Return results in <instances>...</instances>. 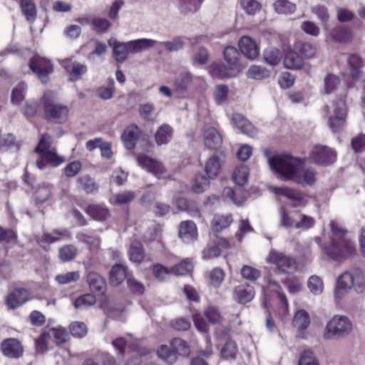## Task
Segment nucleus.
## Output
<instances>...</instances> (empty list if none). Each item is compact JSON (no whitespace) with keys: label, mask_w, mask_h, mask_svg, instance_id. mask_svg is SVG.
<instances>
[{"label":"nucleus","mask_w":365,"mask_h":365,"mask_svg":"<svg viewBox=\"0 0 365 365\" xmlns=\"http://www.w3.org/2000/svg\"><path fill=\"white\" fill-rule=\"evenodd\" d=\"M108 44L113 47V57L116 61L121 63L126 59L130 52L128 42L122 43L116 40H109Z\"/></svg>","instance_id":"29"},{"label":"nucleus","mask_w":365,"mask_h":365,"mask_svg":"<svg viewBox=\"0 0 365 365\" xmlns=\"http://www.w3.org/2000/svg\"><path fill=\"white\" fill-rule=\"evenodd\" d=\"M231 246L229 240L217 235H210L207 247L202 252V257L204 259L217 257L221 255L222 250L230 249Z\"/></svg>","instance_id":"8"},{"label":"nucleus","mask_w":365,"mask_h":365,"mask_svg":"<svg viewBox=\"0 0 365 365\" xmlns=\"http://www.w3.org/2000/svg\"><path fill=\"white\" fill-rule=\"evenodd\" d=\"M333 38L341 42H346L351 38V31L346 26H339L332 31Z\"/></svg>","instance_id":"53"},{"label":"nucleus","mask_w":365,"mask_h":365,"mask_svg":"<svg viewBox=\"0 0 365 365\" xmlns=\"http://www.w3.org/2000/svg\"><path fill=\"white\" fill-rule=\"evenodd\" d=\"M202 1V0H180L179 9L185 14L195 12L200 8Z\"/></svg>","instance_id":"52"},{"label":"nucleus","mask_w":365,"mask_h":365,"mask_svg":"<svg viewBox=\"0 0 365 365\" xmlns=\"http://www.w3.org/2000/svg\"><path fill=\"white\" fill-rule=\"evenodd\" d=\"M39 155L40 158L36 161V165L39 169H43L46 167V163L53 167H57L66 160L64 157L57 154L55 148L46 150Z\"/></svg>","instance_id":"13"},{"label":"nucleus","mask_w":365,"mask_h":365,"mask_svg":"<svg viewBox=\"0 0 365 365\" xmlns=\"http://www.w3.org/2000/svg\"><path fill=\"white\" fill-rule=\"evenodd\" d=\"M284 64L287 68L298 70L303 68L304 63L299 53L293 47L292 50L287 53Z\"/></svg>","instance_id":"28"},{"label":"nucleus","mask_w":365,"mask_h":365,"mask_svg":"<svg viewBox=\"0 0 365 365\" xmlns=\"http://www.w3.org/2000/svg\"><path fill=\"white\" fill-rule=\"evenodd\" d=\"M158 355L163 361L170 364L175 363L178 359L177 354L175 352L174 349L166 345H163L160 347L158 350Z\"/></svg>","instance_id":"45"},{"label":"nucleus","mask_w":365,"mask_h":365,"mask_svg":"<svg viewBox=\"0 0 365 365\" xmlns=\"http://www.w3.org/2000/svg\"><path fill=\"white\" fill-rule=\"evenodd\" d=\"M255 297V289L247 283H242L233 290V298L239 304H246Z\"/></svg>","instance_id":"16"},{"label":"nucleus","mask_w":365,"mask_h":365,"mask_svg":"<svg viewBox=\"0 0 365 365\" xmlns=\"http://www.w3.org/2000/svg\"><path fill=\"white\" fill-rule=\"evenodd\" d=\"M294 214L295 215H297L299 219L298 222L296 225V228L297 229H309L315 224V220L312 217L300 213L298 211H295Z\"/></svg>","instance_id":"57"},{"label":"nucleus","mask_w":365,"mask_h":365,"mask_svg":"<svg viewBox=\"0 0 365 365\" xmlns=\"http://www.w3.org/2000/svg\"><path fill=\"white\" fill-rule=\"evenodd\" d=\"M171 347L175 352L181 356H187L190 352V348L188 344L180 338L173 339L171 341Z\"/></svg>","instance_id":"50"},{"label":"nucleus","mask_w":365,"mask_h":365,"mask_svg":"<svg viewBox=\"0 0 365 365\" xmlns=\"http://www.w3.org/2000/svg\"><path fill=\"white\" fill-rule=\"evenodd\" d=\"M223 195L237 206L242 205L245 201V197L240 189L233 190L230 187H226L223 190Z\"/></svg>","instance_id":"48"},{"label":"nucleus","mask_w":365,"mask_h":365,"mask_svg":"<svg viewBox=\"0 0 365 365\" xmlns=\"http://www.w3.org/2000/svg\"><path fill=\"white\" fill-rule=\"evenodd\" d=\"M193 265L188 259L182 260L178 264L171 267V274L175 275H185L192 271Z\"/></svg>","instance_id":"51"},{"label":"nucleus","mask_w":365,"mask_h":365,"mask_svg":"<svg viewBox=\"0 0 365 365\" xmlns=\"http://www.w3.org/2000/svg\"><path fill=\"white\" fill-rule=\"evenodd\" d=\"M232 122L242 133L250 136H254L257 130L253 125L240 113H235L232 117Z\"/></svg>","instance_id":"22"},{"label":"nucleus","mask_w":365,"mask_h":365,"mask_svg":"<svg viewBox=\"0 0 365 365\" xmlns=\"http://www.w3.org/2000/svg\"><path fill=\"white\" fill-rule=\"evenodd\" d=\"M309 158L315 164L329 165L336 161V153L327 145H315L309 153Z\"/></svg>","instance_id":"7"},{"label":"nucleus","mask_w":365,"mask_h":365,"mask_svg":"<svg viewBox=\"0 0 365 365\" xmlns=\"http://www.w3.org/2000/svg\"><path fill=\"white\" fill-rule=\"evenodd\" d=\"M128 255L130 260L135 263L140 264L143 261L145 252L140 242L135 240L131 242Z\"/></svg>","instance_id":"33"},{"label":"nucleus","mask_w":365,"mask_h":365,"mask_svg":"<svg viewBox=\"0 0 365 365\" xmlns=\"http://www.w3.org/2000/svg\"><path fill=\"white\" fill-rule=\"evenodd\" d=\"M225 161V155L222 153L213 154L206 162L205 171L209 178H216L220 173Z\"/></svg>","instance_id":"15"},{"label":"nucleus","mask_w":365,"mask_h":365,"mask_svg":"<svg viewBox=\"0 0 365 365\" xmlns=\"http://www.w3.org/2000/svg\"><path fill=\"white\" fill-rule=\"evenodd\" d=\"M310 320L309 314L304 310H299L296 312L293 319V326L299 330L307 329L309 325Z\"/></svg>","instance_id":"42"},{"label":"nucleus","mask_w":365,"mask_h":365,"mask_svg":"<svg viewBox=\"0 0 365 365\" xmlns=\"http://www.w3.org/2000/svg\"><path fill=\"white\" fill-rule=\"evenodd\" d=\"M272 170L298 184L312 185L316 180L313 169H304V160L288 155H277L269 159Z\"/></svg>","instance_id":"1"},{"label":"nucleus","mask_w":365,"mask_h":365,"mask_svg":"<svg viewBox=\"0 0 365 365\" xmlns=\"http://www.w3.org/2000/svg\"><path fill=\"white\" fill-rule=\"evenodd\" d=\"M77 183L79 187L83 189L86 193H92L98 190V186L88 175H83L78 178Z\"/></svg>","instance_id":"44"},{"label":"nucleus","mask_w":365,"mask_h":365,"mask_svg":"<svg viewBox=\"0 0 365 365\" xmlns=\"http://www.w3.org/2000/svg\"><path fill=\"white\" fill-rule=\"evenodd\" d=\"M136 160L138 165L146 169L159 179L167 172V169L160 161L145 154H138L136 155Z\"/></svg>","instance_id":"9"},{"label":"nucleus","mask_w":365,"mask_h":365,"mask_svg":"<svg viewBox=\"0 0 365 365\" xmlns=\"http://www.w3.org/2000/svg\"><path fill=\"white\" fill-rule=\"evenodd\" d=\"M31 299L30 291L26 288H16L6 297V303L9 309H15Z\"/></svg>","instance_id":"12"},{"label":"nucleus","mask_w":365,"mask_h":365,"mask_svg":"<svg viewBox=\"0 0 365 365\" xmlns=\"http://www.w3.org/2000/svg\"><path fill=\"white\" fill-rule=\"evenodd\" d=\"M353 280V273H343L338 279L337 289L335 292V294H338L339 289H347L352 287Z\"/></svg>","instance_id":"55"},{"label":"nucleus","mask_w":365,"mask_h":365,"mask_svg":"<svg viewBox=\"0 0 365 365\" xmlns=\"http://www.w3.org/2000/svg\"><path fill=\"white\" fill-rule=\"evenodd\" d=\"M329 226L332 239L324 248L327 255L336 261H342L354 255L356 252L355 246L345 237L347 230L335 220H331Z\"/></svg>","instance_id":"2"},{"label":"nucleus","mask_w":365,"mask_h":365,"mask_svg":"<svg viewBox=\"0 0 365 365\" xmlns=\"http://www.w3.org/2000/svg\"><path fill=\"white\" fill-rule=\"evenodd\" d=\"M62 66L68 73L69 78L72 81L80 80L88 70L85 64L77 61H72L70 59L63 60Z\"/></svg>","instance_id":"14"},{"label":"nucleus","mask_w":365,"mask_h":365,"mask_svg":"<svg viewBox=\"0 0 365 365\" xmlns=\"http://www.w3.org/2000/svg\"><path fill=\"white\" fill-rule=\"evenodd\" d=\"M238 351L237 345L233 340L228 339L221 349V356L225 359L235 358Z\"/></svg>","instance_id":"47"},{"label":"nucleus","mask_w":365,"mask_h":365,"mask_svg":"<svg viewBox=\"0 0 365 365\" xmlns=\"http://www.w3.org/2000/svg\"><path fill=\"white\" fill-rule=\"evenodd\" d=\"M274 191L277 194L295 201V204L292 205V207L299 205L304 197V195L302 192L287 187H274Z\"/></svg>","instance_id":"32"},{"label":"nucleus","mask_w":365,"mask_h":365,"mask_svg":"<svg viewBox=\"0 0 365 365\" xmlns=\"http://www.w3.org/2000/svg\"><path fill=\"white\" fill-rule=\"evenodd\" d=\"M96 297L92 294H86L78 297L74 302L76 308H86L96 303Z\"/></svg>","instance_id":"62"},{"label":"nucleus","mask_w":365,"mask_h":365,"mask_svg":"<svg viewBox=\"0 0 365 365\" xmlns=\"http://www.w3.org/2000/svg\"><path fill=\"white\" fill-rule=\"evenodd\" d=\"M26 91V85L25 83H19L14 87L11 93V101L13 103L19 104L24 99Z\"/></svg>","instance_id":"58"},{"label":"nucleus","mask_w":365,"mask_h":365,"mask_svg":"<svg viewBox=\"0 0 365 365\" xmlns=\"http://www.w3.org/2000/svg\"><path fill=\"white\" fill-rule=\"evenodd\" d=\"M173 135V130L169 125L163 124L160 125L155 134V140L158 145L167 144L172 139Z\"/></svg>","instance_id":"31"},{"label":"nucleus","mask_w":365,"mask_h":365,"mask_svg":"<svg viewBox=\"0 0 365 365\" xmlns=\"http://www.w3.org/2000/svg\"><path fill=\"white\" fill-rule=\"evenodd\" d=\"M240 53L237 48L232 46L227 47L224 51V58L228 65L240 71V66L238 62Z\"/></svg>","instance_id":"38"},{"label":"nucleus","mask_w":365,"mask_h":365,"mask_svg":"<svg viewBox=\"0 0 365 365\" xmlns=\"http://www.w3.org/2000/svg\"><path fill=\"white\" fill-rule=\"evenodd\" d=\"M352 329V324L350 320L344 316H334L327 324L324 338L341 337L349 334Z\"/></svg>","instance_id":"5"},{"label":"nucleus","mask_w":365,"mask_h":365,"mask_svg":"<svg viewBox=\"0 0 365 365\" xmlns=\"http://www.w3.org/2000/svg\"><path fill=\"white\" fill-rule=\"evenodd\" d=\"M347 63L351 78L359 80L361 76V68L364 66L361 58L356 54H351L347 58Z\"/></svg>","instance_id":"27"},{"label":"nucleus","mask_w":365,"mask_h":365,"mask_svg":"<svg viewBox=\"0 0 365 365\" xmlns=\"http://www.w3.org/2000/svg\"><path fill=\"white\" fill-rule=\"evenodd\" d=\"M76 254V248L72 245H64L59 250L58 257L61 260L68 262L73 259Z\"/></svg>","instance_id":"56"},{"label":"nucleus","mask_w":365,"mask_h":365,"mask_svg":"<svg viewBox=\"0 0 365 365\" xmlns=\"http://www.w3.org/2000/svg\"><path fill=\"white\" fill-rule=\"evenodd\" d=\"M307 285L310 291L314 294H321L324 289L322 280L316 275L309 277Z\"/></svg>","instance_id":"64"},{"label":"nucleus","mask_w":365,"mask_h":365,"mask_svg":"<svg viewBox=\"0 0 365 365\" xmlns=\"http://www.w3.org/2000/svg\"><path fill=\"white\" fill-rule=\"evenodd\" d=\"M21 8L26 19L33 22L36 16V9L34 0H21Z\"/></svg>","instance_id":"43"},{"label":"nucleus","mask_w":365,"mask_h":365,"mask_svg":"<svg viewBox=\"0 0 365 365\" xmlns=\"http://www.w3.org/2000/svg\"><path fill=\"white\" fill-rule=\"evenodd\" d=\"M87 282L90 289L99 294H103L106 289V282L103 277L95 272L87 274Z\"/></svg>","instance_id":"21"},{"label":"nucleus","mask_w":365,"mask_h":365,"mask_svg":"<svg viewBox=\"0 0 365 365\" xmlns=\"http://www.w3.org/2000/svg\"><path fill=\"white\" fill-rule=\"evenodd\" d=\"M197 228L191 220L182 221L179 225V237L184 242H190L197 240Z\"/></svg>","instance_id":"18"},{"label":"nucleus","mask_w":365,"mask_h":365,"mask_svg":"<svg viewBox=\"0 0 365 365\" xmlns=\"http://www.w3.org/2000/svg\"><path fill=\"white\" fill-rule=\"evenodd\" d=\"M274 8L280 14H290L295 11L296 5L287 0H277L274 3Z\"/></svg>","instance_id":"46"},{"label":"nucleus","mask_w":365,"mask_h":365,"mask_svg":"<svg viewBox=\"0 0 365 365\" xmlns=\"http://www.w3.org/2000/svg\"><path fill=\"white\" fill-rule=\"evenodd\" d=\"M293 47L304 61L314 58L317 53V47L309 42L299 41L296 42Z\"/></svg>","instance_id":"24"},{"label":"nucleus","mask_w":365,"mask_h":365,"mask_svg":"<svg viewBox=\"0 0 365 365\" xmlns=\"http://www.w3.org/2000/svg\"><path fill=\"white\" fill-rule=\"evenodd\" d=\"M269 76V71L264 67L257 65L252 66L247 71V76L255 79H262Z\"/></svg>","instance_id":"54"},{"label":"nucleus","mask_w":365,"mask_h":365,"mask_svg":"<svg viewBox=\"0 0 365 365\" xmlns=\"http://www.w3.org/2000/svg\"><path fill=\"white\" fill-rule=\"evenodd\" d=\"M239 48L242 53L247 58L253 60L259 53V48L256 42L249 36H242L239 41Z\"/></svg>","instance_id":"17"},{"label":"nucleus","mask_w":365,"mask_h":365,"mask_svg":"<svg viewBox=\"0 0 365 365\" xmlns=\"http://www.w3.org/2000/svg\"><path fill=\"white\" fill-rule=\"evenodd\" d=\"M232 222V217L231 215H216L214 216L211 222V227L214 232H219L227 228Z\"/></svg>","instance_id":"36"},{"label":"nucleus","mask_w":365,"mask_h":365,"mask_svg":"<svg viewBox=\"0 0 365 365\" xmlns=\"http://www.w3.org/2000/svg\"><path fill=\"white\" fill-rule=\"evenodd\" d=\"M204 315L211 324H220L222 321V317L217 308L208 307L204 311Z\"/></svg>","instance_id":"63"},{"label":"nucleus","mask_w":365,"mask_h":365,"mask_svg":"<svg viewBox=\"0 0 365 365\" xmlns=\"http://www.w3.org/2000/svg\"><path fill=\"white\" fill-rule=\"evenodd\" d=\"M274 292L273 297L279 301L282 305L281 310L279 311V314L282 317L286 316L288 311V302L286 296L282 292L280 286L274 282H269L267 291L265 292L266 297L268 295V292Z\"/></svg>","instance_id":"19"},{"label":"nucleus","mask_w":365,"mask_h":365,"mask_svg":"<svg viewBox=\"0 0 365 365\" xmlns=\"http://www.w3.org/2000/svg\"><path fill=\"white\" fill-rule=\"evenodd\" d=\"M263 56L264 61L272 66L279 64L282 57L281 51L274 47L267 48L264 51Z\"/></svg>","instance_id":"40"},{"label":"nucleus","mask_w":365,"mask_h":365,"mask_svg":"<svg viewBox=\"0 0 365 365\" xmlns=\"http://www.w3.org/2000/svg\"><path fill=\"white\" fill-rule=\"evenodd\" d=\"M211 74L212 76L220 78H230L235 76L240 72L239 69L235 70L227 64V66L222 63H215L212 66Z\"/></svg>","instance_id":"25"},{"label":"nucleus","mask_w":365,"mask_h":365,"mask_svg":"<svg viewBox=\"0 0 365 365\" xmlns=\"http://www.w3.org/2000/svg\"><path fill=\"white\" fill-rule=\"evenodd\" d=\"M80 279L78 271L68 272L58 274L56 276L55 280L61 285L76 282Z\"/></svg>","instance_id":"49"},{"label":"nucleus","mask_w":365,"mask_h":365,"mask_svg":"<svg viewBox=\"0 0 365 365\" xmlns=\"http://www.w3.org/2000/svg\"><path fill=\"white\" fill-rule=\"evenodd\" d=\"M266 262L276 266L277 269L284 273H291L297 269L294 258L275 249L269 251L266 257Z\"/></svg>","instance_id":"6"},{"label":"nucleus","mask_w":365,"mask_h":365,"mask_svg":"<svg viewBox=\"0 0 365 365\" xmlns=\"http://www.w3.org/2000/svg\"><path fill=\"white\" fill-rule=\"evenodd\" d=\"M0 347L2 354L10 359H19L24 354V346L21 341L16 338L4 339Z\"/></svg>","instance_id":"11"},{"label":"nucleus","mask_w":365,"mask_h":365,"mask_svg":"<svg viewBox=\"0 0 365 365\" xmlns=\"http://www.w3.org/2000/svg\"><path fill=\"white\" fill-rule=\"evenodd\" d=\"M128 277L127 267L122 264L113 265L109 273V281L112 286H118Z\"/></svg>","instance_id":"23"},{"label":"nucleus","mask_w":365,"mask_h":365,"mask_svg":"<svg viewBox=\"0 0 365 365\" xmlns=\"http://www.w3.org/2000/svg\"><path fill=\"white\" fill-rule=\"evenodd\" d=\"M52 195V187L48 184H42L38 186L34 193V198L38 204L46 202Z\"/></svg>","instance_id":"41"},{"label":"nucleus","mask_w":365,"mask_h":365,"mask_svg":"<svg viewBox=\"0 0 365 365\" xmlns=\"http://www.w3.org/2000/svg\"><path fill=\"white\" fill-rule=\"evenodd\" d=\"M86 212L93 220L103 221L110 217V212L106 207L100 205H91L86 209Z\"/></svg>","instance_id":"30"},{"label":"nucleus","mask_w":365,"mask_h":365,"mask_svg":"<svg viewBox=\"0 0 365 365\" xmlns=\"http://www.w3.org/2000/svg\"><path fill=\"white\" fill-rule=\"evenodd\" d=\"M204 143L210 149H218L222 143V138L220 132L215 128L210 127L204 131Z\"/></svg>","instance_id":"20"},{"label":"nucleus","mask_w":365,"mask_h":365,"mask_svg":"<svg viewBox=\"0 0 365 365\" xmlns=\"http://www.w3.org/2000/svg\"><path fill=\"white\" fill-rule=\"evenodd\" d=\"M192 81V76L189 73H181L175 80L174 91L178 94L184 93Z\"/></svg>","instance_id":"37"},{"label":"nucleus","mask_w":365,"mask_h":365,"mask_svg":"<svg viewBox=\"0 0 365 365\" xmlns=\"http://www.w3.org/2000/svg\"><path fill=\"white\" fill-rule=\"evenodd\" d=\"M69 237L70 233L67 230H53L51 232H44L41 236V242L51 244L61 239Z\"/></svg>","instance_id":"35"},{"label":"nucleus","mask_w":365,"mask_h":365,"mask_svg":"<svg viewBox=\"0 0 365 365\" xmlns=\"http://www.w3.org/2000/svg\"><path fill=\"white\" fill-rule=\"evenodd\" d=\"M29 66L42 83L48 82V75L53 71V67L49 61L40 56H34Z\"/></svg>","instance_id":"10"},{"label":"nucleus","mask_w":365,"mask_h":365,"mask_svg":"<svg viewBox=\"0 0 365 365\" xmlns=\"http://www.w3.org/2000/svg\"><path fill=\"white\" fill-rule=\"evenodd\" d=\"M322 110L328 116L329 126L333 132H338L345 126L348 108L344 98L333 101L331 106L325 105Z\"/></svg>","instance_id":"3"},{"label":"nucleus","mask_w":365,"mask_h":365,"mask_svg":"<svg viewBox=\"0 0 365 365\" xmlns=\"http://www.w3.org/2000/svg\"><path fill=\"white\" fill-rule=\"evenodd\" d=\"M140 133L139 128L135 125L128 126L122 134V140L128 149H132L138 139Z\"/></svg>","instance_id":"26"},{"label":"nucleus","mask_w":365,"mask_h":365,"mask_svg":"<svg viewBox=\"0 0 365 365\" xmlns=\"http://www.w3.org/2000/svg\"><path fill=\"white\" fill-rule=\"evenodd\" d=\"M136 197L133 191H125L113 195V202L117 205H123L132 202Z\"/></svg>","instance_id":"60"},{"label":"nucleus","mask_w":365,"mask_h":365,"mask_svg":"<svg viewBox=\"0 0 365 365\" xmlns=\"http://www.w3.org/2000/svg\"><path fill=\"white\" fill-rule=\"evenodd\" d=\"M157 41L153 39L140 38L128 42L130 53H138L154 46Z\"/></svg>","instance_id":"34"},{"label":"nucleus","mask_w":365,"mask_h":365,"mask_svg":"<svg viewBox=\"0 0 365 365\" xmlns=\"http://www.w3.org/2000/svg\"><path fill=\"white\" fill-rule=\"evenodd\" d=\"M41 101L43 105L44 115L46 118L63 123L68 115V108L66 106L56 101V95L51 91H46Z\"/></svg>","instance_id":"4"},{"label":"nucleus","mask_w":365,"mask_h":365,"mask_svg":"<svg viewBox=\"0 0 365 365\" xmlns=\"http://www.w3.org/2000/svg\"><path fill=\"white\" fill-rule=\"evenodd\" d=\"M249 175L250 171L247 166L245 165H240L235 168L232 178L237 185H243L247 182Z\"/></svg>","instance_id":"39"},{"label":"nucleus","mask_w":365,"mask_h":365,"mask_svg":"<svg viewBox=\"0 0 365 365\" xmlns=\"http://www.w3.org/2000/svg\"><path fill=\"white\" fill-rule=\"evenodd\" d=\"M340 79L334 74H328L324 78V93L329 94L340 84Z\"/></svg>","instance_id":"59"},{"label":"nucleus","mask_w":365,"mask_h":365,"mask_svg":"<svg viewBox=\"0 0 365 365\" xmlns=\"http://www.w3.org/2000/svg\"><path fill=\"white\" fill-rule=\"evenodd\" d=\"M280 214V225L286 228L296 227V225L298 222V220H296L294 212V215H289L286 212L285 210L282 207L279 210Z\"/></svg>","instance_id":"61"}]
</instances>
